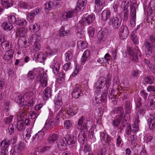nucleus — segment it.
I'll return each mask as SVG.
<instances>
[{"label":"nucleus","mask_w":155,"mask_h":155,"mask_svg":"<svg viewBox=\"0 0 155 155\" xmlns=\"http://www.w3.org/2000/svg\"><path fill=\"white\" fill-rule=\"evenodd\" d=\"M95 129V126H92L91 128V130L90 133H89V138L92 140H94L95 139V136L94 135V129Z\"/></svg>","instance_id":"13d9d810"},{"label":"nucleus","mask_w":155,"mask_h":155,"mask_svg":"<svg viewBox=\"0 0 155 155\" xmlns=\"http://www.w3.org/2000/svg\"><path fill=\"white\" fill-rule=\"evenodd\" d=\"M70 34V31L69 30H66L65 27L62 26L61 28L59 30V35L60 36L64 37L68 36Z\"/></svg>","instance_id":"c9c22d12"},{"label":"nucleus","mask_w":155,"mask_h":155,"mask_svg":"<svg viewBox=\"0 0 155 155\" xmlns=\"http://www.w3.org/2000/svg\"><path fill=\"white\" fill-rule=\"evenodd\" d=\"M8 20L13 24H15L18 26H25L26 24V21L22 18H16L14 15L9 16Z\"/></svg>","instance_id":"20e7f679"},{"label":"nucleus","mask_w":155,"mask_h":155,"mask_svg":"<svg viewBox=\"0 0 155 155\" xmlns=\"http://www.w3.org/2000/svg\"><path fill=\"white\" fill-rule=\"evenodd\" d=\"M47 51L45 53V54L47 57L51 56L54 53H56L58 51L57 49L55 48H51L49 46L47 47Z\"/></svg>","instance_id":"f704fd0d"},{"label":"nucleus","mask_w":155,"mask_h":155,"mask_svg":"<svg viewBox=\"0 0 155 155\" xmlns=\"http://www.w3.org/2000/svg\"><path fill=\"white\" fill-rule=\"evenodd\" d=\"M30 28L32 29L34 31V32H37L39 31L40 26L39 24L36 23L34 25H31L30 26Z\"/></svg>","instance_id":"4d7b16f0"},{"label":"nucleus","mask_w":155,"mask_h":155,"mask_svg":"<svg viewBox=\"0 0 155 155\" xmlns=\"http://www.w3.org/2000/svg\"><path fill=\"white\" fill-rule=\"evenodd\" d=\"M122 117V118L118 117V118H115L112 121V124L113 126L115 127H118L120 124V123L122 122V121H124V116Z\"/></svg>","instance_id":"473e14b6"},{"label":"nucleus","mask_w":155,"mask_h":155,"mask_svg":"<svg viewBox=\"0 0 155 155\" xmlns=\"http://www.w3.org/2000/svg\"><path fill=\"white\" fill-rule=\"evenodd\" d=\"M57 143L58 149L61 151L64 150L66 148L65 142L63 139H60L57 141Z\"/></svg>","instance_id":"393cba45"},{"label":"nucleus","mask_w":155,"mask_h":155,"mask_svg":"<svg viewBox=\"0 0 155 155\" xmlns=\"http://www.w3.org/2000/svg\"><path fill=\"white\" fill-rule=\"evenodd\" d=\"M30 117L32 119H34L37 117L38 115V114L37 113V112L35 111H32L30 113Z\"/></svg>","instance_id":"0e129e2a"},{"label":"nucleus","mask_w":155,"mask_h":155,"mask_svg":"<svg viewBox=\"0 0 155 155\" xmlns=\"http://www.w3.org/2000/svg\"><path fill=\"white\" fill-rule=\"evenodd\" d=\"M41 36L37 34H33L30 38V40L34 42L33 45L34 50L35 51H38L41 48L40 45Z\"/></svg>","instance_id":"7ed1b4c3"},{"label":"nucleus","mask_w":155,"mask_h":155,"mask_svg":"<svg viewBox=\"0 0 155 155\" xmlns=\"http://www.w3.org/2000/svg\"><path fill=\"white\" fill-rule=\"evenodd\" d=\"M77 110L75 107H72L69 109L67 111V114L71 116H73L76 114Z\"/></svg>","instance_id":"a18cd8bd"},{"label":"nucleus","mask_w":155,"mask_h":155,"mask_svg":"<svg viewBox=\"0 0 155 155\" xmlns=\"http://www.w3.org/2000/svg\"><path fill=\"white\" fill-rule=\"evenodd\" d=\"M37 71H38L39 73L37 76L38 80L40 82L41 86L45 87L47 86L48 83L47 74L43 71H40L39 69H37Z\"/></svg>","instance_id":"423d86ee"},{"label":"nucleus","mask_w":155,"mask_h":155,"mask_svg":"<svg viewBox=\"0 0 155 155\" xmlns=\"http://www.w3.org/2000/svg\"><path fill=\"white\" fill-rule=\"evenodd\" d=\"M54 3L52 1L46 2L44 5V8L47 10H51L53 7Z\"/></svg>","instance_id":"de8ad7c7"},{"label":"nucleus","mask_w":155,"mask_h":155,"mask_svg":"<svg viewBox=\"0 0 155 155\" xmlns=\"http://www.w3.org/2000/svg\"><path fill=\"white\" fill-rule=\"evenodd\" d=\"M114 91L113 89L110 88L109 90V98L111 99H114L115 96L113 94V93Z\"/></svg>","instance_id":"338daca9"},{"label":"nucleus","mask_w":155,"mask_h":155,"mask_svg":"<svg viewBox=\"0 0 155 155\" xmlns=\"http://www.w3.org/2000/svg\"><path fill=\"white\" fill-rule=\"evenodd\" d=\"M95 29L92 27H89L88 29V32L91 38H93L94 35Z\"/></svg>","instance_id":"052dcab7"},{"label":"nucleus","mask_w":155,"mask_h":155,"mask_svg":"<svg viewBox=\"0 0 155 155\" xmlns=\"http://www.w3.org/2000/svg\"><path fill=\"white\" fill-rule=\"evenodd\" d=\"M77 45L79 49H84L87 47V44L85 41H80L78 42Z\"/></svg>","instance_id":"09e8293b"},{"label":"nucleus","mask_w":155,"mask_h":155,"mask_svg":"<svg viewBox=\"0 0 155 155\" xmlns=\"http://www.w3.org/2000/svg\"><path fill=\"white\" fill-rule=\"evenodd\" d=\"M144 45L146 48V55L147 56L148 55L149 56L152 54V51L155 49V45L149 42L147 39L144 40Z\"/></svg>","instance_id":"6e6552de"},{"label":"nucleus","mask_w":155,"mask_h":155,"mask_svg":"<svg viewBox=\"0 0 155 155\" xmlns=\"http://www.w3.org/2000/svg\"><path fill=\"white\" fill-rule=\"evenodd\" d=\"M65 139L69 147H72L75 145L77 141V137L72 135L67 134Z\"/></svg>","instance_id":"0eeeda50"},{"label":"nucleus","mask_w":155,"mask_h":155,"mask_svg":"<svg viewBox=\"0 0 155 155\" xmlns=\"http://www.w3.org/2000/svg\"><path fill=\"white\" fill-rule=\"evenodd\" d=\"M107 90H104L103 93L101 95V96L97 95V96L95 97L94 100L96 103L98 104L101 102H106L107 101Z\"/></svg>","instance_id":"9d476101"},{"label":"nucleus","mask_w":155,"mask_h":155,"mask_svg":"<svg viewBox=\"0 0 155 155\" xmlns=\"http://www.w3.org/2000/svg\"><path fill=\"white\" fill-rule=\"evenodd\" d=\"M11 141L12 140H9L8 139H4L1 143V148L2 147L3 150L8 151L9 147L12 143Z\"/></svg>","instance_id":"412c9836"},{"label":"nucleus","mask_w":155,"mask_h":155,"mask_svg":"<svg viewBox=\"0 0 155 155\" xmlns=\"http://www.w3.org/2000/svg\"><path fill=\"white\" fill-rule=\"evenodd\" d=\"M58 136L56 134L54 133L51 134L48 137V141L49 143H53L57 140Z\"/></svg>","instance_id":"72a5a7b5"},{"label":"nucleus","mask_w":155,"mask_h":155,"mask_svg":"<svg viewBox=\"0 0 155 155\" xmlns=\"http://www.w3.org/2000/svg\"><path fill=\"white\" fill-rule=\"evenodd\" d=\"M136 12V11H134V10H133L132 12H130L131 18L130 21V24L132 27H134L135 26Z\"/></svg>","instance_id":"2f4dec72"},{"label":"nucleus","mask_w":155,"mask_h":155,"mask_svg":"<svg viewBox=\"0 0 155 155\" xmlns=\"http://www.w3.org/2000/svg\"><path fill=\"white\" fill-rule=\"evenodd\" d=\"M86 0H78L77 4V6L75 9L77 12L79 11H82L86 5Z\"/></svg>","instance_id":"6ab92c4d"},{"label":"nucleus","mask_w":155,"mask_h":155,"mask_svg":"<svg viewBox=\"0 0 155 155\" xmlns=\"http://www.w3.org/2000/svg\"><path fill=\"white\" fill-rule=\"evenodd\" d=\"M95 19V15L94 14H91L87 16L85 18L84 22L85 24L89 25Z\"/></svg>","instance_id":"c756f323"},{"label":"nucleus","mask_w":155,"mask_h":155,"mask_svg":"<svg viewBox=\"0 0 155 155\" xmlns=\"http://www.w3.org/2000/svg\"><path fill=\"white\" fill-rule=\"evenodd\" d=\"M90 56V52L89 50H85L81 58V61L82 62H85L88 60Z\"/></svg>","instance_id":"7c9ffc66"},{"label":"nucleus","mask_w":155,"mask_h":155,"mask_svg":"<svg viewBox=\"0 0 155 155\" xmlns=\"http://www.w3.org/2000/svg\"><path fill=\"white\" fill-rule=\"evenodd\" d=\"M100 137L103 143L105 144L107 143L109 139L108 134L104 133H101L100 134Z\"/></svg>","instance_id":"58836bf2"},{"label":"nucleus","mask_w":155,"mask_h":155,"mask_svg":"<svg viewBox=\"0 0 155 155\" xmlns=\"http://www.w3.org/2000/svg\"><path fill=\"white\" fill-rule=\"evenodd\" d=\"M72 126V123L71 120H67L64 121V127L66 129H70Z\"/></svg>","instance_id":"6e6d98bb"},{"label":"nucleus","mask_w":155,"mask_h":155,"mask_svg":"<svg viewBox=\"0 0 155 155\" xmlns=\"http://www.w3.org/2000/svg\"><path fill=\"white\" fill-rule=\"evenodd\" d=\"M11 44V42L5 40L1 43V46L4 51H7L9 50V49L12 48Z\"/></svg>","instance_id":"cd10ccee"},{"label":"nucleus","mask_w":155,"mask_h":155,"mask_svg":"<svg viewBox=\"0 0 155 155\" xmlns=\"http://www.w3.org/2000/svg\"><path fill=\"white\" fill-rule=\"evenodd\" d=\"M145 105L147 107L149 108L150 109H152L155 108V102L153 99L150 100L149 104H145Z\"/></svg>","instance_id":"5fc2aeb1"},{"label":"nucleus","mask_w":155,"mask_h":155,"mask_svg":"<svg viewBox=\"0 0 155 155\" xmlns=\"http://www.w3.org/2000/svg\"><path fill=\"white\" fill-rule=\"evenodd\" d=\"M24 122L23 120H19L17 123V128L18 130L20 131H21L25 128V127L24 124Z\"/></svg>","instance_id":"37998d69"},{"label":"nucleus","mask_w":155,"mask_h":155,"mask_svg":"<svg viewBox=\"0 0 155 155\" xmlns=\"http://www.w3.org/2000/svg\"><path fill=\"white\" fill-rule=\"evenodd\" d=\"M116 113L120 115L118 117L122 118V117L124 116V118H125V115L124 114V110L123 108L121 107H117L115 110Z\"/></svg>","instance_id":"c03bdc74"},{"label":"nucleus","mask_w":155,"mask_h":155,"mask_svg":"<svg viewBox=\"0 0 155 155\" xmlns=\"http://www.w3.org/2000/svg\"><path fill=\"white\" fill-rule=\"evenodd\" d=\"M66 57V61H69L72 58L73 54L70 51H68L66 52L65 54Z\"/></svg>","instance_id":"bf43d9fd"},{"label":"nucleus","mask_w":155,"mask_h":155,"mask_svg":"<svg viewBox=\"0 0 155 155\" xmlns=\"http://www.w3.org/2000/svg\"><path fill=\"white\" fill-rule=\"evenodd\" d=\"M149 40L150 43L155 45V35H151L149 38Z\"/></svg>","instance_id":"69168bd1"},{"label":"nucleus","mask_w":155,"mask_h":155,"mask_svg":"<svg viewBox=\"0 0 155 155\" xmlns=\"http://www.w3.org/2000/svg\"><path fill=\"white\" fill-rule=\"evenodd\" d=\"M47 57L45 53L44 54L43 53L40 52L37 54V58L38 61L41 62L45 60Z\"/></svg>","instance_id":"79ce46f5"},{"label":"nucleus","mask_w":155,"mask_h":155,"mask_svg":"<svg viewBox=\"0 0 155 155\" xmlns=\"http://www.w3.org/2000/svg\"><path fill=\"white\" fill-rule=\"evenodd\" d=\"M95 3L97 5L95 7V9L97 12L101 11L106 5L105 0H95Z\"/></svg>","instance_id":"2eb2a0df"},{"label":"nucleus","mask_w":155,"mask_h":155,"mask_svg":"<svg viewBox=\"0 0 155 155\" xmlns=\"http://www.w3.org/2000/svg\"><path fill=\"white\" fill-rule=\"evenodd\" d=\"M110 20L112 23V26L114 29H117L120 26L121 20H120L117 17L111 18Z\"/></svg>","instance_id":"a211bd4d"},{"label":"nucleus","mask_w":155,"mask_h":155,"mask_svg":"<svg viewBox=\"0 0 155 155\" xmlns=\"http://www.w3.org/2000/svg\"><path fill=\"white\" fill-rule=\"evenodd\" d=\"M154 79V77L152 76L146 77L144 79V82L147 84H151L153 83Z\"/></svg>","instance_id":"3c124183"},{"label":"nucleus","mask_w":155,"mask_h":155,"mask_svg":"<svg viewBox=\"0 0 155 155\" xmlns=\"http://www.w3.org/2000/svg\"><path fill=\"white\" fill-rule=\"evenodd\" d=\"M86 135L85 133L82 132H80L78 135V139L79 142L83 143L86 139Z\"/></svg>","instance_id":"a19ab883"},{"label":"nucleus","mask_w":155,"mask_h":155,"mask_svg":"<svg viewBox=\"0 0 155 155\" xmlns=\"http://www.w3.org/2000/svg\"><path fill=\"white\" fill-rule=\"evenodd\" d=\"M52 90L50 87H47L45 88L43 91L42 97L44 100H47L52 96Z\"/></svg>","instance_id":"f3484780"},{"label":"nucleus","mask_w":155,"mask_h":155,"mask_svg":"<svg viewBox=\"0 0 155 155\" xmlns=\"http://www.w3.org/2000/svg\"><path fill=\"white\" fill-rule=\"evenodd\" d=\"M15 51L13 50H10L6 51L5 53L3 59L6 60H9L13 57Z\"/></svg>","instance_id":"a878e982"},{"label":"nucleus","mask_w":155,"mask_h":155,"mask_svg":"<svg viewBox=\"0 0 155 155\" xmlns=\"http://www.w3.org/2000/svg\"><path fill=\"white\" fill-rule=\"evenodd\" d=\"M130 7V12H132L133 10L134 11H136L138 5L133 0H124L122 3V8H128L129 6Z\"/></svg>","instance_id":"39448f33"},{"label":"nucleus","mask_w":155,"mask_h":155,"mask_svg":"<svg viewBox=\"0 0 155 155\" xmlns=\"http://www.w3.org/2000/svg\"><path fill=\"white\" fill-rule=\"evenodd\" d=\"M124 14L123 20L124 21H126L128 19L129 12L128 8H122Z\"/></svg>","instance_id":"8fccbe9b"},{"label":"nucleus","mask_w":155,"mask_h":155,"mask_svg":"<svg viewBox=\"0 0 155 155\" xmlns=\"http://www.w3.org/2000/svg\"><path fill=\"white\" fill-rule=\"evenodd\" d=\"M107 30L104 29H101L98 32L97 35L98 43H99L101 41H104L107 35Z\"/></svg>","instance_id":"f8f14e48"},{"label":"nucleus","mask_w":155,"mask_h":155,"mask_svg":"<svg viewBox=\"0 0 155 155\" xmlns=\"http://www.w3.org/2000/svg\"><path fill=\"white\" fill-rule=\"evenodd\" d=\"M132 132L135 133L138 131L139 130V127L137 124L135 123L133 124L132 127Z\"/></svg>","instance_id":"774afa93"},{"label":"nucleus","mask_w":155,"mask_h":155,"mask_svg":"<svg viewBox=\"0 0 155 155\" xmlns=\"http://www.w3.org/2000/svg\"><path fill=\"white\" fill-rule=\"evenodd\" d=\"M60 64L58 63H55L51 66L52 71L55 75H57L59 71Z\"/></svg>","instance_id":"4c0bfd02"},{"label":"nucleus","mask_w":155,"mask_h":155,"mask_svg":"<svg viewBox=\"0 0 155 155\" xmlns=\"http://www.w3.org/2000/svg\"><path fill=\"white\" fill-rule=\"evenodd\" d=\"M46 124H48L50 126L53 127L54 126H56L58 124L57 122H56L53 119H51L50 120L48 119L47 120L45 123Z\"/></svg>","instance_id":"864d4df0"},{"label":"nucleus","mask_w":155,"mask_h":155,"mask_svg":"<svg viewBox=\"0 0 155 155\" xmlns=\"http://www.w3.org/2000/svg\"><path fill=\"white\" fill-rule=\"evenodd\" d=\"M135 51L131 48H127V53L130 56L131 59L135 62H137L141 56V52L138 47L136 46Z\"/></svg>","instance_id":"f03ea898"},{"label":"nucleus","mask_w":155,"mask_h":155,"mask_svg":"<svg viewBox=\"0 0 155 155\" xmlns=\"http://www.w3.org/2000/svg\"><path fill=\"white\" fill-rule=\"evenodd\" d=\"M27 30L26 28L22 27L20 28L18 31V34L21 37H25L27 34Z\"/></svg>","instance_id":"49530a36"},{"label":"nucleus","mask_w":155,"mask_h":155,"mask_svg":"<svg viewBox=\"0 0 155 155\" xmlns=\"http://www.w3.org/2000/svg\"><path fill=\"white\" fill-rule=\"evenodd\" d=\"M111 12L108 9H105L103 11L101 14V19L104 21H106L110 17Z\"/></svg>","instance_id":"4be33fe9"},{"label":"nucleus","mask_w":155,"mask_h":155,"mask_svg":"<svg viewBox=\"0 0 155 155\" xmlns=\"http://www.w3.org/2000/svg\"><path fill=\"white\" fill-rule=\"evenodd\" d=\"M82 24L81 23H77L76 27V32H78L83 30Z\"/></svg>","instance_id":"680f3d73"},{"label":"nucleus","mask_w":155,"mask_h":155,"mask_svg":"<svg viewBox=\"0 0 155 155\" xmlns=\"http://www.w3.org/2000/svg\"><path fill=\"white\" fill-rule=\"evenodd\" d=\"M31 132L30 131H28L27 130L23 133V135H25V140L27 142L32 143L35 138L38 141H40L43 139V136L44 134V133L43 129L39 131L32 137H31Z\"/></svg>","instance_id":"f257e3e1"},{"label":"nucleus","mask_w":155,"mask_h":155,"mask_svg":"<svg viewBox=\"0 0 155 155\" xmlns=\"http://www.w3.org/2000/svg\"><path fill=\"white\" fill-rule=\"evenodd\" d=\"M106 79L103 77H100L97 81L95 84L94 87L96 89L102 88L105 85Z\"/></svg>","instance_id":"dca6fc26"},{"label":"nucleus","mask_w":155,"mask_h":155,"mask_svg":"<svg viewBox=\"0 0 155 155\" xmlns=\"http://www.w3.org/2000/svg\"><path fill=\"white\" fill-rule=\"evenodd\" d=\"M80 86L78 84H76L73 87V91L72 92V96L75 98H78L81 95V91L80 89Z\"/></svg>","instance_id":"4468645a"},{"label":"nucleus","mask_w":155,"mask_h":155,"mask_svg":"<svg viewBox=\"0 0 155 155\" xmlns=\"http://www.w3.org/2000/svg\"><path fill=\"white\" fill-rule=\"evenodd\" d=\"M61 100V97L58 96L54 100V103L56 107L61 106L62 105V102Z\"/></svg>","instance_id":"603ef678"},{"label":"nucleus","mask_w":155,"mask_h":155,"mask_svg":"<svg viewBox=\"0 0 155 155\" xmlns=\"http://www.w3.org/2000/svg\"><path fill=\"white\" fill-rule=\"evenodd\" d=\"M27 41L25 37H20L18 41V44L19 46L21 48H26L28 45Z\"/></svg>","instance_id":"bb28decb"},{"label":"nucleus","mask_w":155,"mask_h":155,"mask_svg":"<svg viewBox=\"0 0 155 155\" xmlns=\"http://www.w3.org/2000/svg\"><path fill=\"white\" fill-rule=\"evenodd\" d=\"M42 8H37L32 11L30 13V14L27 15V19L30 22H32L34 20V17L37 15L38 13L41 12Z\"/></svg>","instance_id":"9b49d317"},{"label":"nucleus","mask_w":155,"mask_h":155,"mask_svg":"<svg viewBox=\"0 0 155 155\" xmlns=\"http://www.w3.org/2000/svg\"><path fill=\"white\" fill-rule=\"evenodd\" d=\"M143 9L145 11L147 12L148 14H150L152 11L155 9V1L154 0H151L148 4V7L145 4H144Z\"/></svg>","instance_id":"ddd939ff"},{"label":"nucleus","mask_w":155,"mask_h":155,"mask_svg":"<svg viewBox=\"0 0 155 155\" xmlns=\"http://www.w3.org/2000/svg\"><path fill=\"white\" fill-rule=\"evenodd\" d=\"M85 117L84 116H82L79 119L78 121V124L79 127H79L80 129L82 128V129L85 128L86 127V124L84 123L83 124V121L85 120Z\"/></svg>","instance_id":"ea45409f"},{"label":"nucleus","mask_w":155,"mask_h":155,"mask_svg":"<svg viewBox=\"0 0 155 155\" xmlns=\"http://www.w3.org/2000/svg\"><path fill=\"white\" fill-rule=\"evenodd\" d=\"M77 12L75 9H73L72 10L68 11V12H65L62 15L61 17L64 20L73 17L74 13Z\"/></svg>","instance_id":"aec40b11"},{"label":"nucleus","mask_w":155,"mask_h":155,"mask_svg":"<svg viewBox=\"0 0 155 155\" xmlns=\"http://www.w3.org/2000/svg\"><path fill=\"white\" fill-rule=\"evenodd\" d=\"M12 23L8 21V22H4L2 25V28L5 31H9L12 30L13 28Z\"/></svg>","instance_id":"5701e85b"},{"label":"nucleus","mask_w":155,"mask_h":155,"mask_svg":"<svg viewBox=\"0 0 155 155\" xmlns=\"http://www.w3.org/2000/svg\"><path fill=\"white\" fill-rule=\"evenodd\" d=\"M124 106L125 107V113L126 114H130L131 112L132 109V104L129 101H127L125 102Z\"/></svg>","instance_id":"c85d7f7f"},{"label":"nucleus","mask_w":155,"mask_h":155,"mask_svg":"<svg viewBox=\"0 0 155 155\" xmlns=\"http://www.w3.org/2000/svg\"><path fill=\"white\" fill-rule=\"evenodd\" d=\"M147 123L149 128L151 130H153L155 127L154 117H152L148 118L147 120Z\"/></svg>","instance_id":"b1692460"},{"label":"nucleus","mask_w":155,"mask_h":155,"mask_svg":"<svg viewBox=\"0 0 155 155\" xmlns=\"http://www.w3.org/2000/svg\"><path fill=\"white\" fill-rule=\"evenodd\" d=\"M129 34L128 28L125 25H122L119 29V35L121 39H125Z\"/></svg>","instance_id":"1a4fd4ad"},{"label":"nucleus","mask_w":155,"mask_h":155,"mask_svg":"<svg viewBox=\"0 0 155 155\" xmlns=\"http://www.w3.org/2000/svg\"><path fill=\"white\" fill-rule=\"evenodd\" d=\"M18 5L19 7L22 8L27 9L28 7V4L23 2H20Z\"/></svg>","instance_id":"e2e57ef3"},{"label":"nucleus","mask_w":155,"mask_h":155,"mask_svg":"<svg viewBox=\"0 0 155 155\" xmlns=\"http://www.w3.org/2000/svg\"><path fill=\"white\" fill-rule=\"evenodd\" d=\"M2 4L5 8H8L12 6L13 2L12 0H2Z\"/></svg>","instance_id":"e433bc0d"}]
</instances>
